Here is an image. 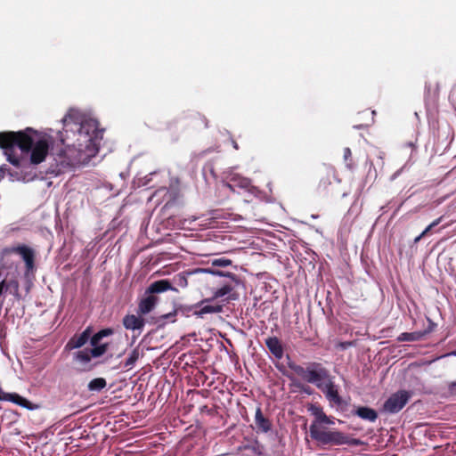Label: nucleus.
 Returning a JSON list of instances; mask_svg holds the SVG:
<instances>
[{"instance_id":"nucleus-1","label":"nucleus","mask_w":456,"mask_h":456,"mask_svg":"<svg viewBox=\"0 0 456 456\" xmlns=\"http://www.w3.org/2000/svg\"><path fill=\"white\" fill-rule=\"evenodd\" d=\"M32 134H37V132L29 127L18 132H0V148L4 151L7 160L13 166H20V158L14 154L15 148H19L25 154L31 152L30 162L34 165L45 159L49 151L47 140L43 138L35 142Z\"/></svg>"},{"instance_id":"nucleus-2","label":"nucleus","mask_w":456,"mask_h":456,"mask_svg":"<svg viewBox=\"0 0 456 456\" xmlns=\"http://www.w3.org/2000/svg\"><path fill=\"white\" fill-rule=\"evenodd\" d=\"M75 126L77 134L73 146L78 153L77 162L85 163L98 153L104 129L99 128L98 122L94 119H86Z\"/></svg>"},{"instance_id":"nucleus-3","label":"nucleus","mask_w":456,"mask_h":456,"mask_svg":"<svg viewBox=\"0 0 456 456\" xmlns=\"http://www.w3.org/2000/svg\"><path fill=\"white\" fill-rule=\"evenodd\" d=\"M311 437L322 445H358L359 440L351 438L346 434L338 430H330L321 427L316 422L310 425Z\"/></svg>"},{"instance_id":"nucleus-4","label":"nucleus","mask_w":456,"mask_h":456,"mask_svg":"<svg viewBox=\"0 0 456 456\" xmlns=\"http://www.w3.org/2000/svg\"><path fill=\"white\" fill-rule=\"evenodd\" d=\"M289 367L303 380L314 384L318 389L322 388L323 383L331 378L330 370L321 362H308L305 367L289 363Z\"/></svg>"},{"instance_id":"nucleus-5","label":"nucleus","mask_w":456,"mask_h":456,"mask_svg":"<svg viewBox=\"0 0 456 456\" xmlns=\"http://www.w3.org/2000/svg\"><path fill=\"white\" fill-rule=\"evenodd\" d=\"M411 395L406 390H399L392 394L384 403L383 410L388 413L399 412L408 403Z\"/></svg>"},{"instance_id":"nucleus-6","label":"nucleus","mask_w":456,"mask_h":456,"mask_svg":"<svg viewBox=\"0 0 456 456\" xmlns=\"http://www.w3.org/2000/svg\"><path fill=\"white\" fill-rule=\"evenodd\" d=\"M7 254L17 253L21 256L25 262L26 273H32L35 269V253L32 248L26 245H19L17 247L8 248L4 249Z\"/></svg>"},{"instance_id":"nucleus-7","label":"nucleus","mask_w":456,"mask_h":456,"mask_svg":"<svg viewBox=\"0 0 456 456\" xmlns=\"http://www.w3.org/2000/svg\"><path fill=\"white\" fill-rule=\"evenodd\" d=\"M326 399L331 405L341 406L344 403L342 397L338 393V386L334 382V377L331 376L325 383L322 388H320Z\"/></svg>"},{"instance_id":"nucleus-8","label":"nucleus","mask_w":456,"mask_h":456,"mask_svg":"<svg viewBox=\"0 0 456 456\" xmlns=\"http://www.w3.org/2000/svg\"><path fill=\"white\" fill-rule=\"evenodd\" d=\"M434 326H435V323L430 322L428 329L425 330L423 331L403 332L398 336L397 341L398 342L419 341V340L422 339L426 335L430 333L433 330Z\"/></svg>"},{"instance_id":"nucleus-9","label":"nucleus","mask_w":456,"mask_h":456,"mask_svg":"<svg viewBox=\"0 0 456 456\" xmlns=\"http://www.w3.org/2000/svg\"><path fill=\"white\" fill-rule=\"evenodd\" d=\"M255 424L257 432L267 433L272 429V422L263 415L262 409L258 406L255 414Z\"/></svg>"},{"instance_id":"nucleus-10","label":"nucleus","mask_w":456,"mask_h":456,"mask_svg":"<svg viewBox=\"0 0 456 456\" xmlns=\"http://www.w3.org/2000/svg\"><path fill=\"white\" fill-rule=\"evenodd\" d=\"M158 302V297L151 294H147L145 297L141 299L138 305L137 313L141 315L151 313Z\"/></svg>"},{"instance_id":"nucleus-11","label":"nucleus","mask_w":456,"mask_h":456,"mask_svg":"<svg viewBox=\"0 0 456 456\" xmlns=\"http://www.w3.org/2000/svg\"><path fill=\"white\" fill-rule=\"evenodd\" d=\"M265 346L270 353L277 359L283 357L284 350L281 340L277 337H269L265 339Z\"/></svg>"},{"instance_id":"nucleus-12","label":"nucleus","mask_w":456,"mask_h":456,"mask_svg":"<svg viewBox=\"0 0 456 456\" xmlns=\"http://www.w3.org/2000/svg\"><path fill=\"white\" fill-rule=\"evenodd\" d=\"M124 327L126 330H142L144 327L145 322L144 319L141 316H136L134 314H126L122 321Z\"/></svg>"},{"instance_id":"nucleus-13","label":"nucleus","mask_w":456,"mask_h":456,"mask_svg":"<svg viewBox=\"0 0 456 456\" xmlns=\"http://www.w3.org/2000/svg\"><path fill=\"white\" fill-rule=\"evenodd\" d=\"M167 290H176L167 280H159L152 282L146 289V294L154 295Z\"/></svg>"},{"instance_id":"nucleus-14","label":"nucleus","mask_w":456,"mask_h":456,"mask_svg":"<svg viewBox=\"0 0 456 456\" xmlns=\"http://www.w3.org/2000/svg\"><path fill=\"white\" fill-rule=\"evenodd\" d=\"M91 335L90 328H86L80 335L73 336L67 344L70 349L82 347L89 339Z\"/></svg>"},{"instance_id":"nucleus-15","label":"nucleus","mask_w":456,"mask_h":456,"mask_svg":"<svg viewBox=\"0 0 456 456\" xmlns=\"http://www.w3.org/2000/svg\"><path fill=\"white\" fill-rule=\"evenodd\" d=\"M336 169L333 166L323 165L321 169V179L319 185L326 188L331 183V179L336 177Z\"/></svg>"},{"instance_id":"nucleus-16","label":"nucleus","mask_w":456,"mask_h":456,"mask_svg":"<svg viewBox=\"0 0 456 456\" xmlns=\"http://www.w3.org/2000/svg\"><path fill=\"white\" fill-rule=\"evenodd\" d=\"M354 414L359 418L368 420L370 422H375L378 419V412L367 406H359L354 411Z\"/></svg>"},{"instance_id":"nucleus-17","label":"nucleus","mask_w":456,"mask_h":456,"mask_svg":"<svg viewBox=\"0 0 456 456\" xmlns=\"http://www.w3.org/2000/svg\"><path fill=\"white\" fill-rule=\"evenodd\" d=\"M240 281L238 278V281H233L231 279H228V281H226L221 288L217 289L214 292V298H220L226 295L231 294V292L234 289L235 286L240 284Z\"/></svg>"},{"instance_id":"nucleus-18","label":"nucleus","mask_w":456,"mask_h":456,"mask_svg":"<svg viewBox=\"0 0 456 456\" xmlns=\"http://www.w3.org/2000/svg\"><path fill=\"white\" fill-rule=\"evenodd\" d=\"M195 273H210L212 275L231 279L233 281H238V276L235 273L219 271L213 268H199L195 271Z\"/></svg>"},{"instance_id":"nucleus-19","label":"nucleus","mask_w":456,"mask_h":456,"mask_svg":"<svg viewBox=\"0 0 456 456\" xmlns=\"http://www.w3.org/2000/svg\"><path fill=\"white\" fill-rule=\"evenodd\" d=\"M222 311H223V306L220 305H208L202 306L200 310L195 311L194 314L199 317H202L204 314H218V313H221Z\"/></svg>"},{"instance_id":"nucleus-20","label":"nucleus","mask_w":456,"mask_h":456,"mask_svg":"<svg viewBox=\"0 0 456 456\" xmlns=\"http://www.w3.org/2000/svg\"><path fill=\"white\" fill-rule=\"evenodd\" d=\"M91 346L93 347L90 348V355L94 356V358H97L103 355L109 348V345L107 343L101 344L99 342V344H94Z\"/></svg>"},{"instance_id":"nucleus-21","label":"nucleus","mask_w":456,"mask_h":456,"mask_svg":"<svg viewBox=\"0 0 456 456\" xmlns=\"http://www.w3.org/2000/svg\"><path fill=\"white\" fill-rule=\"evenodd\" d=\"M91 346L93 347L90 348V355L94 356V358H97L103 355L109 348V345L107 343L101 344L99 342V344H94Z\"/></svg>"},{"instance_id":"nucleus-22","label":"nucleus","mask_w":456,"mask_h":456,"mask_svg":"<svg viewBox=\"0 0 456 456\" xmlns=\"http://www.w3.org/2000/svg\"><path fill=\"white\" fill-rule=\"evenodd\" d=\"M114 333V330L110 328H106L96 332L90 339L91 345L99 344L101 340L108 336H110Z\"/></svg>"},{"instance_id":"nucleus-23","label":"nucleus","mask_w":456,"mask_h":456,"mask_svg":"<svg viewBox=\"0 0 456 456\" xmlns=\"http://www.w3.org/2000/svg\"><path fill=\"white\" fill-rule=\"evenodd\" d=\"M107 386L106 379L103 378H95L88 383V390L90 391H101Z\"/></svg>"},{"instance_id":"nucleus-24","label":"nucleus","mask_w":456,"mask_h":456,"mask_svg":"<svg viewBox=\"0 0 456 456\" xmlns=\"http://www.w3.org/2000/svg\"><path fill=\"white\" fill-rule=\"evenodd\" d=\"M94 356L90 355V348L79 350L75 354V359L82 363H88Z\"/></svg>"},{"instance_id":"nucleus-25","label":"nucleus","mask_w":456,"mask_h":456,"mask_svg":"<svg viewBox=\"0 0 456 456\" xmlns=\"http://www.w3.org/2000/svg\"><path fill=\"white\" fill-rule=\"evenodd\" d=\"M343 159H344V162H345L347 169L353 170L355 167V164L353 160L352 151H351L350 148H348V147L344 148Z\"/></svg>"},{"instance_id":"nucleus-26","label":"nucleus","mask_w":456,"mask_h":456,"mask_svg":"<svg viewBox=\"0 0 456 456\" xmlns=\"http://www.w3.org/2000/svg\"><path fill=\"white\" fill-rule=\"evenodd\" d=\"M140 356V351L139 348H134L131 354H129L128 358L126 360L124 366L127 369H131L132 366L136 362V361L139 359Z\"/></svg>"},{"instance_id":"nucleus-27","label":"nucleus","mask_w":456,"mask_h":456,"mask_svg":"<svg viewBox=\"0 0 456 456\" xmlns=\"http://www.w3.org/2000/svg\"><path fill=\"white\" fill-rule=\"evenodd\" d=\"M232 181L234 183V185L239 186L242 189L248 190L251 186V181L248 178L233 177Z\"/></svg>"},{"instance_id":"nucleus-28","label":"nucleus","mask_w":456,"mask_h":456,"mask_svg":"<svg viewBox=\"0 0 456 456\" xmlns=\"http://www.w3.org/2000/svg\"><path fill=\"white\" fill-rule=\"evenodd\" d=\"M232 264V261L231 259L224 258V257L214 259L212 261L213 266H219V267H226V266L231 265Z\"/></svg>"},{"instance_id":"nucleus-29","label":"nucleus","mask_w":456,"mask_h":456,"mask_svg":"<svg viewBox=\"0 0 456 456\" xmlns=\"http://www.w3.org/2000/svg\"><path fill=\"white\" fill-rule=\"evenodd\" d=\"M311 411L313 415L315 417V420L314 422H316L319 425V421L322 419V414H325L322 407L311 405Z\"/></svg>"},{"instance_id":"nucleus-30","label":"nucleus","mask_w":456,"mask_h":456,"mask_svg":"<svg viewBox=\"0 0 456 456\" xmlns=\"http://www.w3.org/2000/svg\"><path fill=\"white\" fill-rule=\"evenodd\" d=\"M443 220V216H440L438 218H436V220H434L422 232H421V236H426L427 234H428V232L434 228L436 227V225H438Z\"/></svg>"},{"instance_id":"nucleus-31","label":"nucleus","mask_w":456,"mask_h":456,"mask_svg":"<svg viewBox=\"0 0 456 456\" xmlns=\"http://www.w3.org/2000/svg\"><path fill=\"white\" fill-rule=\"evenodd\" d=\"M322 419L319 421V425L321 426L322 423L327 424V425H333L334 420L327 416L326 414H322Z\"/></svg>"},{"instance_id":"nucleus-32","label":"nucleus","mask_w":456,"mask_h":456,"mask_svg":"<svg viewBox=\"0 0 456 456\" xmlns=\"http://www.w3.org/2000/svg\"><path fill=\"white\" fill-rule=\"evenodd\" d=\"M353 345H354V343L352 341H343V342H338L337 345V347L340 348L342 350H345V349L352 346Z\"/></svg>"},{"instance_id":"nucleus-33","label":"nucleus","mask_w":456,"mask_h":456,"mask_svg":"<svg viewBox=\"0 0 456 456\" xmlns=\"http://www.w3.org/2000/svg\"><path fill=\"white\" fill-rule=\"evenodd\" d=\"M6 284L8 285V288L9 287H13L16 290L19 288V283H18V281L16 280H12V281L6 282Z\"/></svg>"},{"instance_id":"nucleus-34","label":"nucleus","mask_w":456,"mask_h":456,"mask_svg":"<svg viewBox=\"0 0 456 456\" xmlns=\"http://www.w3.org/2000/svg\"><path fill=\"white\" fill-rule=\"evenodd\" d=\"M8 289V285L6 284V281L4 280L0 282V296L3 294L4 290Z\"/></svg>"},{"instance_id":"nucleus-35","label":"nucleus","mask_w":456,"mask_h":456,"mask_svg":"<svg viewBox=\"0 0 456 456\" xmlns=\"http://www.w3.org/2000/svg\"><path fill=\"white\" fill-rule=\"evenodd\" d=\"M449 389L452 393H456V381L450 384Z\"/></svg>"},{"instance_id":"nucleus-36","label":"nucleus","mask_w":456,"mask_h":456,"mask_svg":"<svg viewBox=\"0 0 456 456\" xmlns=\"http://www.w3.org/2000/svg\"><path fill=\"white\" fill-rule=\"evenodd\" d=\"M179 280L181 281V282L183 281L184 285L187 284V280L184 276L179 275Z\"/></svg>"},{"instance_id":"nucleus-37","label":"nucleus","mask_w":456,"mask_h":456,"mask_svg":"<svg viewBox=\"0 0 456 456\" xmlns=\"http://www.w3.org/2000/svg\"><path fill=\"white\" fill-rule=\"evenodd\" d=\"M232 144L235 150H239V145L235 140L232 141Z\"/></svg>"},{"instance_id":"nucleus-38","label":"nucleus","mask_w":456,"mask_h":456,"mask_svg":"<svg viewBox=\"0 0 456 456\" xmlns=\"http://www.w3.org/2000/svg\"><path fill=\"white\" fill-rule=\"evenodd\" d=\"M175 313H176L175 311L174 313H170V314L165 315V318L169 319L171 317H174L175 315Z\"/></svg>"},{"instance_id":"nucleus-39","label":"nucleus","mask_w":456,"mask_h":456,"mask_svg":"<svg viewBox=\"0 0 456 456\" xmlns=\"http://www.w3.org/2000/svg\"><path fill=\"white\" fill-rule=\"evenodd\" d=\"M424 236H421V233L417 236L415 239H414V242L415 243H418Z\"/></svg>"},{"instance_id":"nucleus-40","label":"nucleus","mask_w":456,"mask_h":456,"mask_svg":"<svg viewBox=\"0 0 456 456\" xmlns=\"http://www.w3.org/2000/svg\"><path fill=\"white\" fill-rule=\"evenodd\" d=\"M69 126V123H67V118H64V126H65V131L68 132L69 129H68V126Z\"/></svg>"},{"instance_id":"nucleus-41","label":"nucleus","mask_w":456,"mask_h":456,"mask_svg":"<svg viewBox=\"0 0 456 456\" xmlns=\"http://www.w3.org/2000/svg\"><path fill=\"white\" fill-rule=\"evenodd\" d=\"M229 299H235V297L230 296Z\"/></svg>"},{"instance_id":"nucleus-42","label":"nucleus","mask_w":456,"mask_h":456,"mask_svg":"<svg viewBox=\"0 0 456 456\" xmlns=\"http://www.w3.org/2000/svg\"><path fill=\"white\" fill-rule=\"evenodd\" d=\"M64 163H65V161H64V160H61V164L62 166L64 165Z\"/></svg>"}]
</instances>
